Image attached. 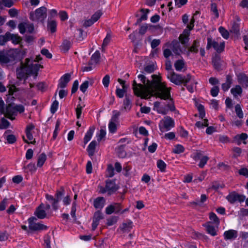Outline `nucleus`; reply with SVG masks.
Instances as JSON below:
<instances>
[{
  "mask_svg": "<svg viewBox=\"0 0 248 248\" xmlns=\"http://www.w3.org/2000/svg\"><path fill=\"white\" fill-rule=\"evenodd\" d=\"M153 81L146 80L145 77L142 74L138 75V78L144 84H137L134 81L133 89L136 95L142 98H149L151 96H155L162 99L166 100L170 98V88L166 86L164 82L161 81V77L153 75Z\"/></svg>",
  "mask_w": 248,
  "mask_h": 248,
  "instance_id": "nucleus-1",
  "label": "nucleus"
},
{
  "mask_svg": "<svg viewBox=\"0 0 248 248\" xmlns=\"http://www.w3.org/2000/svg\"><path fill=\"white\" fill-rule=\"evenodd\" d=\"M170 82L177 85L183 84L187 90L191 93L194 92L197 82L193 77L190 75L183 76L176 74L173 71H169L167 75Z\"/></svg>",
  "mask_w": 248,
  "mask_h": 248,
  "instance_id": "nucleus-2",
  "label": "nucleus"
},
{
  "mask_svg": "<svg viewBox=\"0 0 248 248\" xmlns=\"http://www.w3.org/2000/svg\"><path fill=\"white\" fill-rule=\"evenodd\" d=\"M42 60L40 55L37 56L34 60V62H32L29 59H26L24 64V69L26 73L28 75L32 74L35 76H37V72L41 68V65L36 63Z\"/></svg>",
  "mask_w": 248,
  "mask_h": 248,
  "instance_id": "nucleus-3",
  "label": "nucleus"
},
{
  "mask_svg": "<svg viewBox=\"0 0 248 248\" xmlns=\"http://www.w3.org/2000/svg\"><path fill=\"white\" fill-rule=\"evenodd\" d=\"M24 110L25 108L22 105H9L6 107L4 114L9 119L14 120L18 113H23Z\"/></svg>",
  "mask_w": 248,
  "mask_h": 248,
  "instance_id": "nucleus-4",
  "label": "nucleus"
},
{
  "mask_svg": "<svg viewBox=\"0 0 248 248\" xmlns=\"http://www.w3.org/2000/svg\"><path fill=\"white\" fill-rule=\"evenodd\" d=\"M47 16V9L44 6L37 9L34 12H31L30 13V19L32 21H40L42 23L44 21Z\"/></svg>",
  "mask_w": 248,
  "mask_h": 248,
  "instance_id": "nucleus-5",
  "label": "nucleus"
},
{
  "mask_svg": "<svg viewBox=\"0 0 248 248\" xmlns=\"http://www.w3.org/2000/svg\"><path fill=\"white\" fill-rule=\"evenodd\" d=\"M212 47H213L217 52L220 53L224 49L225 43L223 41H221L219 39L215 40H213L210 37H208L207 49H209Z\"/></svg>",
  "mask_w": 248,
  "mask_h": 248,
  "instance_id": "nucleus-6",
  "label": "nucleus"
},
{
  "mask_svg": "<svg viewBox=\"0 0 248 248\" xmlns=\"http://www.w3.org/2000/svg\"><path fill=\"white\" fill-rule=\"evenodd\" d=\"M158 126L159 130L165 132L174 126V122L170 117L166 116L160 121Z\"/></svg>",
  "mask_w": 248,
  "mask_h": 248,
  "instance_id": "nucleus-7",
  "label": "nucleus"
},
{
  "mask_svg": "<svg viewBox=\"0 0 248 248\" xmlns=\"http://www.w3.org/2000/svg\"><path fill=\"white\" fill-rule=\"evenodd\" d=\"M16 55V49H11L6 54L0 52V63L2 64H7L14 61Z\"/></svg>",
  "mask_w": 248,
  "mask_h": 248,
  "instance_id": "nucleus-8",
  "label": "nucleus"
},
{
  "mask_svg": "<svg viewBox=\"0 0 248 248\" xmlns=\"http://www.w3.org/2000/svg\"><path fill=\"white\" fill-rule=\"evenodd\" d=\"M37 218L35 217H31L28 219L29 228L32 231H43L47 229L46 226L41 222H36Z\"/></svg>",
  "mask_w": 248,
  "mask_h": 248,
  "instance_id": "nucleus-9",
  "label": "nucleus"
},
{
  "mask_svg": "<svg viewBox=\"0 0 248 248\" xmlns=\"http://www.w3.org/2000/svg\"><path fill=\"white\" fill-rule=\"evenodd\" d=\"M174 108H175L173 104L164 106L162 105L160 102H155L154 103L153 109L157 111L158 113L164 115L167 113L169 109L172 111Z\"/></svg>",
  "mask_w": 248,
  "mask_h": 248,
  "instance_id": "nucleus-10",
  "label": "nucleus"
},
{
  "mask_svg": "<svg viewBox=\"0 0 248 248\" xmlns=\"http://www.w3.org/2000/svg\"><path fill=\"white\" fill-rule=\"evenodd\" d=\"M200 12L199 11H196L195 14H194L193 16L190 19V22H188V16L186 15H184L183 16V21L185 24L186 25V29L184 30V31H187V30L190 31L193 29V28L194 26L195 22V17L198 14H199Z\"/></svg>",
  "mask_w": 248,
  "mask_h": 248,
  "instance_id": "nucleus-11",
  "label": "nucleus"
},
{
  "mask_svg": "<svg viewBox=\"0 0 248 248\" xmlns=\"http://www.w3.org/2000/svg\"><path fill=\"white\" fill-rule=\"evenodd\" d=\"M122 205L120 203L114 202L106 208L105 212L108 215H110L113 213L118 214L120 213Z\"/></svg>",
  "mask_w": 248,
  "mask_h": 248,
  "instance_id": "nucleus-12",
  "label": "nucleus"
},
{
  "mask_svg": "<svg viewBox=\"0 0 248 248\" xmlns=\"http://www.w3.org/2000/svg\"><path fill=\"white\" fill-rule=\"evenodd\" d=\"M18 29L19 31H34L36 28L33 23L29 21H25L18 25Z\"/></svg>",
  "mask_w": 248,
  "mask_h": 248,
  "instance_id": "nucleus-13",
  "label": "nucleus"
},
{
  "mask_svg": "<svg viewBox=\"0 0 248 248\" xmlns=\"http://www.w3.org/2000/svg\"><path fill=\"white\" fill-rule=\"evenodd\" d=\"M193 158L195 160H200L199 166L203 168L206 164L209 158L207 156L203 155L202 152L201 151H197L193 155Z\"/></svg>",
  "mask_w": 248,
  "mask_h": 248,
  "instance_id": "nucleus-14",
  "label": "nucleus"
},
{
  "mask_svg": "<svg viewBox=\"0 0 248 248\" xmlns=\"http://www.w3.org/2000/svg\"><path fill=\"white\" fill-rule=\"evenodd\" d=\"M227 200L231 203H233L236 202H242L245 200V197L232 192L230 193L226 197Z\"/></svg>",
  "mask_w": 248,
  "mask_h": 248,
  "instance_id": "nucleus-15",
  "label": "nucleus"
},
{
  "mask_svg": "<svg viewBox=\"0 0 248 248\" xmlns=\"http://www.w3.org/2000/svg\"><path fill=\"white\" fill-rule=\"evenodd\" d=\"M165 46L172 49L173 53L176 55H180L181 53H184L180 48L179 43L177 41H173L171 43H167Z\"/></svg>",
  "mask_w": 248,
  "mask_h": 248,
  "instance_id": "nucleus-16",
  "label": "nucleus"
},
{
  "mask_svg": "<svg viewBox=\"0 0 248 248\" xmlns=\"http://www.w3.org/2000/svg\"><path fill=\"white\" fill-rule=\"evenodd\" d=\"M33 128L34 126L32 125H29L27 126L26 129V134L28 140H26L24 137H23V139L25 142L27 143H31L33 144H35V140H33V137L31 132V131L33 130Z\"/></svg>",
  "mask_w": 248,
  "mask_h": 248,
  "instance_id": "nucleus-17",
  "label": "nucleus"
},
{
  "mask_svg": "<svg viewBox=\"0 0 248 248\" xmlns=\"http://www.w3.org/2000/svg\"><path fill=\"white\" fill-rule=\"evenodd\" d=\"M138 25H139L140 27L139 31H147L148 30L153 31L155 30H162L163 29V28L160 26H155L146 23L141 24L140 23Z\"/></svg>",
  "mask_w": 248,
  "mask_h": 248,
  "instance_id": "nucleus-18",
  "label": "nucleus"
},
{
  "mask_svg": "<svg viewBox=\"0 0 248 248\" xmlns=\"http://www.w3.org/2000/svg\"><path fill=\"white\" fill-rule=\"evenodd\" d=\"M223 236L225 240H234L238 236L237 232L234 230H229L224 232Z\"/></svg>",
  "mask_w": 248,
  "mask_h": 248,
  "instance_id": "nucleus-19",
  "label": "nucleus"
},
{
  "mask_svg": "<svg viewBox=\"0 0 248 248\" xmlns=\"http://www.w3.org/2000/svg\"><path fill=\"white\" fill-rule=\"evenodd\" d=\"M106 187L107 190V193L108 195H111L112 193L115 192L118 189L115 182L112 181H107Z\"/></svg>",
  "mask_w": 248,
  "mask_h": 248,
  "instance_id": "nucleus-20",
  "label": "nucleus"
},
{
  "mask_svg": "<svg viewBox=\"0 0 248 248\" xmlns=\"http://www.w3.org/2000/svg\"><path fill=\"white\" fill-rule=\"evenodd\" d=\"M70 75L68 74H64L59 80L58 87L60 88H65L70 80Z\"/></svg>",
  "mask_w": 248,
  "mask_h": 248,
  "instance_id": "nucleus-21",
  "label": "nucleus"
},
{
  "mask_svg": "<svg viewBox=\"0 0 248 248\" xmlns=\"http://www.w3.org/2000/svg\"><path fill=\"white\" fill-rule=\"evenodd\" d=\"M100 54L99 51H96L91 56V60L89 61V64L96 66L100 62Z\"/></svg>",
  "mask_w": 248,
  "mask_h": 248,
  "instance_id": "nucleus-22",
  "label": "nucleus"
},
{
  "mask_svg": "<svg viewBox=\"0 0 248 248\" xmlns=\"http://www.w3.org/2000/svg\"><path fill=\"white\" fill-rule=\"evenodd\" d=\"M175 69L177 71H185L186 68V64L184 60H177L174 64Z\"/></svg>",
  "mask_w": 248,
  "mask_h": 248,
  "instance_id": "nucleus-23",
  "label": "nucleus"
},
{
  "mask_svg": "<svg viewBox=\"0 0 248 248\" xmlns=\"http://www.w3.org/2000/svg\"><path fill=\"white\" fill-rule=\"evenodd\" d=\"M140 12L142 13V15L137 19L136 22L135 23V25L136 26L140 24L142 21L146 20L147 19L148 14L149 13L150 10L148 9H145L142 8L140 10Z\"/></svg>",
  "mask_w": 248,
  "mask_h": 248,
  "instance_id": "nucleus-24",
  "label": "nucleus"
},
{
  "mask_svg": "<svg viewBox=\"0 0 248 248\" xmlns=\"http://www.w3.org/2000/svg\"><path fill=\"white\" fill-rule=\"evenodd\" d=\"M133 226V224L132 221L129 220L123 222L120 226V229L124 232H128L130 231Z\"/></svg>",
  "mask_w": 248,
  "mask_h": 248,
  "instance_id": "nucleus-25",
  "label": "nucleus"
},
{
  "mask_svg": "<svg viewBox=\"0 0 248 248\" xmlns=\"http://www.w3.org/2000/svg\"><path fill=\"white\" fill-rule=\"evenodd\" d=\"M231 93L235 98L241 96L242 93V89L239 85H236L231 90Z\"/></svg>",
  "mask_w": 248,
  "mask_h": 248,
  "instance_id": "nucleus-26",
  "label": "nucleus"
},
{
  "mask_svg": "<svg viewBox=\"0 0 248 248\" xmlns=\"http://www.w3.org/2000/svg\"><path fill=\"white\" fill-rule=\"evenodd\" d=\"M105 200L103 197H98L93 201V205L96 209H102L105 203Z\"/></svg>",
  "mask_w": 248,
  "mask_h": 248,
  "instance_id": "nucleus-27",
  "label": "nucleus"
},
{
  "mask_svg": "<svg viewBox=\"0 0 248 248\" xmlns=\"http://www.w3.org/2000/svg\"><path fill=\"white\" fill-rule=\"evenodd\" d=\"M35 215L38 218L43 219L46 217V213L43 209V205H40L35 212Z\"/></svg>",
  "mask_w": 248,
  "mask_h": 248,
  "instance_id": "nucleus-28",
  "label": "nucleus"
},
{
  "mask_svg": "<svg viewBox=\"0 0 248 248\" xmlns=\"http://www.w3.org/2000/svg\"><path fill=\"white\" fill-rule=\"evenodd\" d=\"M232 83V81L231 76L227 75L225 83L222 84V89L225 92L227 91L230 88Z\"/></svg>",
  "mask_w": 248,
  "mask_h": 248,
  "instance_id": "nucleus-29",
  "label": "nucleus"
},
{
  "mask_svg": "<svg viewBox=\"0 0 248 248\" xmlns=\"http://www.w3.org/2000/svg\"><path fill=\"white\" fill-rule=\"evenodd\" d=\"M240 19L238 16H235V19L232 24V29L233 31H239L240 28Z\"/></svg>",
  "mask_w": 248,
  "mask_h": 248,
  "instance_id": "nucleus-30",
  "label": "nucleus"
},
{
  "mask_svg": "<svg viewBox=\"0 0 248 248\" xmlns=\"http://www.w3.org/2000/svg\"><path fill=\"white\" fill-rule=\"evenodd\" d=\"M87 36V32H75L74 39L76 41H82Z\"/></svg>",
  "mask_w": 248,
  "mask_h": 248,
  "instance_id": "nucleus-31",
  "label": "nucleus"
},
{
  "mask_svg": "<svg viewBox=\"0 0 248 248\" xmlns=\"http://www.w3.org/2000/svg\"><path fill=\"white\" fill-rule=\"evenodd\" d=\"M206 228L207 232L212 236H215L217 234V229L209 223H207L204 225Z\"/></svg>",
  "mask_w": 248,
  "mask_h": 248,
  "instance_id": "nucleus-32",
  "label": "nucleus"
},
{
  "mask_svg": "<svg viewBox=\"0 0 248 248\" xmlns=\"http://www.w3.org/2000/svg\"><path fill=\"white\" fill-rule=\"evenodd\" d=\"M94 128L93 127H90L89 130L87 131L84 138V142L85 144H87L88 141H89L94 132Z\"/></svg>",
  "mask_w": 248,
  "mask_h": 248,
  "instance_id": "nucleus-33",
  "label": "nucleus"
},
{
  "mask_svg": "<svg viewBox=\"0 0 248 248\" xmlns=\"http://www.w3.org/2000/svg\"><path fill=\"white\" fill-rule=\"evenodd\" d=\"M57 24L55 20L48 19L47 28L50 31H56Z\"/></svg>",
  "mask_w": 248,
  "mask_h": 248,
  "instance_id": "nucleus-34",
  "label": "nucleus"
},
{
  "mask_svg": "<svg viewBox=\"0 0 248 248\" xmlns=\"http://www.w3.org/2000/svg\"><path fill=\"white\" fill-rule=\"evenodd\" d=\"M238 82L243 86L248 87V77L245 75H239L238 77Z\"/></svg>",
  "mask_w": 248,
  "mask_h": 248,
  "instance_id": "nucleus-35",
  "label": "nucleus"
},
{
  "mask_svg": "<svg viewBox=\"0 0 248 248\" xmlns=\"http://www.w3.org/2000/svg\"><path fill=\"white\" fill-rule=\"evenodd\" d=\"M46 159V156L44 153L41 154L38 158L37 166L38 167H41L45 162Z\"/></svg>",
  "mask_w": 248,
  "mask_h": 248,
  "instance_id": "nucleus-36",
  "label": "nucleus"
},
{
  "mask_svg": "<svg viewBox=\"0 0 248 248\" xmlns=\"http://www.w3.org/2000/svg\"><path fill=\"white\" fill-rule=\"evenodd\" d=\"M71 42L68 40H64L61 46V49L63 52H66L71 47Z\"/></svg>",
  "mask_w": 248,
  "mask_h": 248,
  "instance_id": "nucleus-37",
  "label": "nucleus"
},
{
  "mask_svg": "<svg viewBox=\"0 0 248 248\" xmlns=\"http://www.w3.org/2000/svg\"><path fill=\"white\" fill-rule=\"evenodd\" d=\"M188 36V32H183V33L180 35L179 40L182 44L185 45L188 42L189 39Z\"/></svg>",
  "mask_w": 248,
  "mask_h": 248,
  "instance_id": "nucleus-38",
  "label": "nucleus"
},
{
  "mask_svg": "<svg viewBox=\"0 0 248 248\" xmlns=\"http://www.w3.org/2000/svg\"><path fill=\"white\" fill-rule=\"evenodd\" d=\"M96 145V142L95 141H92L89 145L88 147V152L89 155L92 156L93 155L95 148Z\"/></svg>",
  "mask_w": 248,
  "mask_h": 248,
  "instance_id": "nucleus-39",
  "label": "nucleus"
},
{
  "mask_svg": "<svg viewBox=\"0 0 248 248\" xmlns=\"http://www.w3.org/2000/svg\"><path fill=\"white\" fill-rule=\"evenodd\" d=\"M248 138V136L246 133H242L240 135H237L234 137V140L237 142L238 144H240L241 140H245Z\"/></svg>",
  "mask_w": 248,
  "mask_h": 248,
  "instance_id": "nucleus-40",
  "label": "nucleus"
},
{
  "mask_svg": "<svg viewBox=\"0 0 248 248\" xmlns=\"http://www.w3.org/2000/svg\"><path fill=\"white\" fill-rule=\"evenodd\" d=\"M184 151L185 148L181 144H177L175 145L172 150L174 153L177 154L182 153Z\"/></svg>",
  "mask_w": 248,
  "mask_h": 248,
  "instance_id": "nucleus-41",
  "label": "nucleus"
},
{
  "mask_svg": "<svg viewBox=\"0 0 248 248\" xmlns=\"http://www.w3.org/2000/svg\"><path fill=\"white\" fill-rule=\"evenodd\" d=\"M115 152L118 156L120 158H124L126 156V152L123 147L116 148Z\"/></svg>",
  "mask_w": 248,
  "mask_h": 248,
  "instance_id": "nucleus-42",
  "label": "nucleus"
},
{
  "mask_svg": "<svg viewBox=\"0 0 248 248\" xmlns=\"http://www.w3.org/2000/svg\"><path fill=\"white\" fill-rule=\"evenodd\" d=\"M111 38V35L110 33H108L103 40L102 47V51H104L105 47H106L109 44Z\"/></svg>",
  "mask_w": 248,
  "mask_h": 248,
  "instance_id": "nucleus-43",
  "label": "nucleus"
},
{
  "mask_svg": "<svg viewBox=\"0 0 248 248\" xmlns=\"http://www.w3.org/2000/svg\"><path fill=\"white\" fill-rule=\"evenodd\" d=\"M21 38L20 37L17 36L16 34H10L9 33V40H11L12 43L15 44H17L21 41Z\"/></svg>",
  "mask_w": 248,
  "mask_h": 248,
  "instance_id": "nucleus-44",
  "label": "nucleus"
},
{
  "mask_svg": "<svg viewBox=\"0 0 248 248\" xmlns=\"http://www.w3.org/2000/svg\"><path fill=\"white\" fill-rule=\"evenodd\" d=\"M106 135V130L103 128H101L100 130L99 133L96 134L97 140L98 141H101L102 139H103L105 138Z\"/></svg>",
  "mask_w": 248,
  "mask_h": 248,
  "instance_id": "nucleus-45",
  "label": "nucleus"
},
{
  "mask_svg": "<svg viewBox=\"0 0 248 248\" xmlns=\"http://www.w3.org/2000/svg\"><path fill=\"white\" fill-rule=\"evenodd\" d=\"M209 218L211 221L218 226L219 224V220L217 215L214 213H211L209 215Z\"/></svg>",
  "mask_w": 248,
  "mask_h": 248,
  "instance_id": "nucleus-46",
  "label": "nucleus"
},
{
  "mask_svg": "<svg viewBox=\"0 0 248 248\" xmlns=\"http://www.w3.org/2000/svg\"><path fill=\"white\" fill-rule=\"evenodd\" d=\"M24 169L27 172H34L36 171V168L34 163H30L24 167Z\"/></svg>",
  "mask_w": 248,
  "mask_h": 248,
  "instance_id": "nucleus-47",
  "label": "nucleus"
},
{
  "mask_svg": "<svg viewBox=\"0 0 248 248\" xmlns=\"http://www.w3.org/2000/svg\"><path fill=\"white\" fill-rule=\"evenodd\" d=\"M235 110L237 116L241 119L243 118V112L239 104H237L235 107Z\"/></svg>",
  "mask_w": 248,
  "mask_h": 248,
  "instance_id": "nucleus-48",
  "label": "nucleus"
},
{
  "mask_svg": "<svg viewBox=\"0 0 248 248\" xmlns=\"http://www.w3.org/2000/svg\"><path fill=\"white\" fill-rule=\"evenodd\" d=\"M9 32H7L5 35H0V45H3L9 40Z\"/></svg>",
  "mask_w": 248,
  "mask_h": 248,
  "instance_id": "nucleus-49",
  "label": "nucleus"
},
{
  "mask_svg": "<svg viewBox=\"0 0 248 248\" xmlns=\"http://www.w3.org/2000/svg\"><path fill=\"white\" fill-rule=\"evenodd\" d=\"M195 125L199 128H202L207 126L208 125V120L207 119H204L202 122H197Z\"/></svg>",
  "mask_w": 248,
  "mask_h": 248,
  "instance_id": "nucleus-50",
  "label": "nucleus"
},
{
  "mask_svg": "<svg viewBox=\"0 0 248 248\" xmlns=\"http://www.w3.org/2000/svg\"><path fill=\"white\" fill-rule=\"evenodd\" d=\"M10 124L9 122L4 118L0 120V129H6Z\"/></svg>",
  "mask_w": 248,
  "mask_h": 248,
  "instance_id": "nucleus-51",
  "label": "nucleus"
},
{
  "mask_svg": "<svg viewBox=\"0 0 248 248\" xmlns=\"http://www.w3.org/2000/svg\"><path fill=\"white\" fill-rule=\"evenodd\" d=\"M2 4L5 7H11L13 5L14 2L12 0H1L0 1V6Z\"/></svg>",
  "mask_w": 248,
  "mask_h": 248,
  "instance_id": "nucleus-52",
  "label": "nucleus"
},
{
  "mask_svg": "<svg viewBox=\"0 0 248 248\" xmlns=\"http://www.w3.org/2000/svg\"><path fill=\"white\" fill-rule=\"evenodd\" d=\"M102 13L100 10L97 11L91 17L92 21L94 22L97 21L100 17Z\"/></svg>",
  "mask_w": 248,
  "mask_h": 248,
  "instance_id": "nucleus-53",
  "label": "nucleus"
},
{
  "mask_svg": "<svg viewBox=\"0 0 248 248\" xmlns=\"http://www.w3.org/2000/svg\"><path fill=\"white\" fill-rule=\"evenodd\" d=\"M211 11L215 15L216 18H217L219 16V14L217 9V4L215 3H213L211 5Z\"/></svg>",
  "mask_w": 248,
  "mask_h": 248,
  "instance_id": "nucleus-54",
  "label": "nucleus"
},
{
  "mask_svg": "<svg viewBox=\"0 0 248 248\" xmlns=\"http://www.w3.org/2000/svg\"><path fill=\"white\" fill-rule=\"evenodd\" d=\"M124 109L129 110L131 108V101L128 98H125L124 101Z\"/></svg>",
  "mask_w": 248,
  "mask_h": 248,
  "instance_id": "nucleus-55",
  "label": "nucleus"
},
{
  "mask_svg": "<svg viewBox=\"0 0 248 248\" xmlns=\"http://www.w3.org/2000/svg\"><path fill=\"white\" fill-rule=\"evenodd\" d=\"M89 85V82L88 80L84 81L80 86V90L84 93L88 89Z\"/></svg>",
  "mask_w": 248,
  "mask_h": 248,
  "instance_id": "nucleus-56",
  "label": "nucleus"
},
{
  "mask_svg": "<svg viewBox=\"0 0 248 248\" xmlns=\"http://www.w3.org/2000/svg\"><path fill=\"white\" fill-rule=\"evenodd\" d=\"M196 106L199 111L200 117L202 118L205 116V111L203 106L202 104H197Z\"/></svg>",
  "mask_w": 248,
  "mask_h": 248,
  "instance_id": "nucleus-57",
  "label": "nucleus"
},
{
  "mask_svg": "<svg viewBox=\"0 0 248 248\" xmlns=\"http://www.w3.org/2000/svg\"><path fill=\"white\" fill-rule=\"evenodd\" d=\"M157 166L161 171H164L166 167V164L163 161L159 160L157 162Z\"/></svg>",
  "mask_w": 248,
  "mask_h": 248,
  "instance_id": "nucleus-58",
  "label": "nucleus"
},
{
  "mask_svg": "<svg viewBox=\"0 0 248 248\" xmlns=\"http://www.w3.org/2000/svg\"><path fill=\"white\" fill-rule=\"evenodd\" d=\"M84 105H81L80 104H78L77 107L76 108V115L78 119H79L81 117L82 109L83 107H84Z\"/></svg>",
  "mask_w": 248,
  "mask_h": 248,
  "instance_id": "nucleus-59",
  "label": "nucleus"
},
{
  "mask_svg": "<svg viewBox=\"0 0 248 248\" xmlns=\"http://www.w3.org/2000/svg\"><path fill=\"white\" fill-rule=\"evenodd\" d=\"M59 106V102L58 101H54L51 105L50 111L53 114L55 113L58 109Z\"/></svg>",
  "mask_w": 248,
  "mask_h": 248,
  "instance_id": "nucleus-60",
  "label": "nucleus"
},
{
  "mask_svg": "<svg viewBox=\"0 0 248 248\" xmlns=\"http://www.w3.org/2000/svg\"><path fill=\"white\" fill-rule=\"evenodd\" d=\"M110 82V77L108 75H106L102 79V83L105 88H108V87Z\"/></svg>",
  "mask_w": 248,
  "mask_h": 248,
  "instance_id": "nucleus-61",
  "label": "nucleus"
},
{
  "mask_svg": "<svg viewBox=\"0 0 248 248\" xmlns=\"http://www.w3.org/2000/svg\"><path fill=\"white\" fill-rule=\"evenodd\" d=\"M212 62L214 64L215 68L217 70H219L220 68V65L219 62V59L218 57H215L213 59Z\"/></svg>",
  "mask_w": 248,
  "mask_h": 248,
  "instance_id": "nucleus-62",
  "label": "nucleus"
},
{
  "mask_svg": "<svg viewBox=\"0 0 248 248\" xmlns=\"http://www.w3.org/2000/svg\"><path fill=\"white\" fill-rule=\"evenodd\" d=\"M116 124L113 122H110L108 124V129L110 132L113 133L116 131Z\"/></svg>",
  "mask_w": 248,
  "mask_h": 248,
  "instance_id": "nucleus-63",
  "label": "nucleus"
},
{
  "mask_svg": "<svg viewBox=\"0 0 248 248\" xmlns=\"http://www.w3.org/2000/svg\"><path fill=\"white\" fill-rule=\"evenodd\" d=\"M125 93V90H124V88H117L116 91V94L117 96L119 98H123L124 95Z\"/></svg>",
  "mask_w": 248,
  "mask_h": 248,
  "instance_id": "nucleus-64",
  "label": "nucleus"
}]
</instances>
